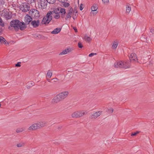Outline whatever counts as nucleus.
<instances>
[{"label":"nucleus","mask_w":154,"mask_h":154,"mask_svg":"<svg viewBox=\"0 0 154 154\" xmlns=\"http://www.w3.org/2000/svg\"><path fill=\"white\" fill-rule=\"evenodd\" d=\"M59 9L57 8L52 11H49L47 13L46 16L44 17L42 23L44 24H48L52 19V16L56 19H58L60 17Z\"/></svg>","instance_id":"f257e3e1"},{"label":"nucleus","mask_w":154,"mask_h":154,"mask_svg":"<svg viewBox=\"0 0 154 154\" xmlns=\"http://www.w3.org/2000/svg\"><path fill=\"white\" fill-rule=\"evenodd\" d=\"M10 26H9L8 29H11V27H13L15 30L17 31L19 29L21 30H23L26 28V25L23 22H20L18 20H13L10 22Z\"/></svg>","instance_id":"f03ea898"},{"label":"nucleus","mask_w":154,"mask_h":154,"mask_svg":"<svg viewBox=\"0 0 154 154\" xmlns=\"http://www.w3.org/2000/svg\"><path fill=\"white\" fill-rule=\"evenodd\" d=\"M69 92L68 91H64L60 93L55 96L52 100V102L57 103L63 100L68 96Z\"/></svg>","instance_id":"7ed1b4c3"},{"label":"nucleus","mask_w":154,"mask_h":154,"mask_svg":"<svg viewBox=\"0 0 154 154\" xmlns=\"http://www.w3.org/2000/svg\"><path fill=\"white\" fill-rule=\"evenodd\" d=\"M86 113V111L84 110L76 111L72 114V117L73 118H79L82 116Z\"/></svg>","instance_id":"20e7f679"},{"label":"nucleus","mask_w":154,"mask_h":154,"mask_svg":"<svg viewBox=\"0 0 154 154\" xmlns=\"http://www.w3.org/2000/svg\"><path fill=\"white\" fill-rule=\"evenodd\" d=\"M20 9L23 12H26L29 11L30 9L29 5L26 3L22 4L19 7Z\"/></svg>","instance_id":"39448f33"},{"label":"nucleus","mask_w":154,"mask_h":154,"mask_svg":"<svg viewBox=\"0 0 154 154\" xmlns=\"http://www.w3.org/2000/svg\"><path fill=\"white\" fill-rule=\"evenodd\" d=\"M130 61L131 62H138L136 54L134 53L130 54L129 56Z\"/></svg>","instance_id":"423d86ee"},{"label":"nucleus","mask_w":154,"mask_h":154,"mask_svg":"<svg viewBox=\"0 0 154 154\" xmlns=\"http://www.w3.org/2000/svg\"><path fill=\"white\" fill-rule=\"evenodd\" d=\"M1 15L2 16L4 17L7 20L10 19L11 18V14L7 11H2Z\"/></svg>","instance_id":"0eeeda50"},{"label":"nucleus","mask_w":154,"mask_h":154,"mask_svg":"<svg viewBox=\"0 0 154 154\" xmlns=\"http://www.w3.org/2000/svg\"><path fill=\"white\" fill-rule=\"evenodd\" d=\"M114 66L117 68H123V61H120L116 62L114 64Z\"/></svg>","instance_id":"6e6552de"},{"label":"nucleus","mask_w":154,"mask_h":154,"mask_svg":"<svg viewBox=\"0 0 154 154\" xmlns=\"http://www.w3.org/2000/svg\"><path fill=\"white\" fill-rule=\"evenodd\" d=\"M73 50V48H67L60 53L59 54V55H62L66 54L68 53L71 52Z\"/></svg>","instance_id":"1a4fd4ad"},{"label":"nucleus","mask_w":154,"mask_h":154,"mask_svg":"<svg viewBox=\"0 0 154 154\" xmlns=\"http://www.w3.org/2000/svg\"><path fill=\"white\" fill-rule=\"evenodd\" d=\"M46 123L45 121H40L36 123L38 129L41 128L45 126Z\"/></svg>","instance_id":"9d476101"},{"label":"nucleus","mask_w":154,"mask_h":154,"mask_svg":"<svg viewBox=\"0 0 154 154\" xmlns=\"http://www.w3.org/2000/svg\"><path fill=\"white\" fill-rule=\"evenodd\" d=\"M123 68L126 69L131 67V62L129 60L123 61Z\"/></svg>","instance_id":"9b49d317"},{"label":"nucleus","mask_w":154,"mask_h":154,"mask_svg":"<svg viewBox=\"0 0 154 154\" xmlns=\"http://www.w3.org/2000/svg\"><path fill=\"white\" fill-rule=\"evenodd\" d=\"M102 112V111H99L94 113L91 116V118L92 119H95L101 115Z\"/></svg>","instance_id":"f8f14e48"},{"label":"nucleus","mask_w":154,"mask_h":154,"mask_svg":"<svg viewBox=\"0 0 154 154\" xmlns=\"http://www.w3.org/2000/svg\"><path fill=\"white\" fill-rule=\"evenodd\" d=\"M97 9L98 7L96 5H94L92 6L91 7V13L92 14L94 15L96 14L97 13Z\"/></svg>","instance_id":"ddd939ff"},{"label":"nucleus","mask_w":154,"mask_h":154,"mask_svg":"<svg viewBox=\"0 0 154 154\" xmlns=\"http://www.w3.org/2000/svg\"><path fill=\"white\" fill-rule=\"evenodd\" d=\"M73 9L72 8H70L66 15V17L65 18L66 20H68L69 19L71 18L72 16V13L73 12Z\"/></svg>","instance_id":"4468645a"},{"label":"nucleus","mask_w":154,"mask_h":154,"mask_svg":"<svg viewBox=\"0 0 154 154\" xmlns=\"http://www.w3.org/2000/svg\"><path fill=\"white\" fill-rule=\"evenodd\" d=\"M48 2L47 0H41L40 5L41 8L44 9L46 8Z\"/></svg>","instance_id":"2eb2a0df"},{"label":"nucleus","mask_w":154,"mask_h":154,"mask_svg":"<svg viewBox=\"0 0 154 154\" xmlns=\"http://www.w3.org/2000/svg\"><path fill=\"white\" fill-rule=\"evenodd\" d=\"M37 129H38L36 123L32 124L28 128V130L29 131H35Z\"/></svg>","instance_id":"dca6fc26"},{"label":"nucleus","mask_w":154,"mask_h":154,"mask_svg":"<svg viewBox=\"0 0 154 154\" xmlns=\"http://www.w3.org/2000/svg\"><path fill=\"white\" fill-rule=\"evenodd\" d=\"M32 20V18L29 16V15L27 14L25 17L24 21L27 24H29V23Z\"/></svg>","instance_id":"f3484780"},{"label":"nucleus","mask_w":154,"mask_h":154,"mask_svg":"<svg viewBox=\"0 0 154 154\" xmlns=\"http://www.w3.org/2000/svg\"><path fill=\"white\" fill-rule=\"evenodd\" d=\"M31 24L34 27H37L39 24V20L32 21Z\"/></svg>","instance_id":"a211bd4d"},{"label":"nucleus","mask_w":154,"mask_h":154,"mask_svg":"<svg viewBox=\"0 0 154 154\" xmlns=\"http://www.w3.org/2000/svg\"><path fill=\"white\" fill-rule=\"evenodd\" d=\"M83 39L87 42L90 43L92 40V38L87 35H85L83 38Z\"/></svg>","instance_id":"6ab92c4d"},{"label":"nucleus","mask_w":154,"mask_h":154,"mask_svg":"<svg viewBox=\"0 0 154 154\" xmlns=\"http://www.w3.org/2000/svg\"><path fill=\"white\" fill-rule=\"evenodd\" d=\"M0 42L5 45L8 44V42L5 38L2 36H0Z\"/></svg>","instance_id":"aec40b11"},{"label":"nucleus","mask_w":154,"mask_h":154,"mask_svg":"<svg viewBox=\"0 0 154 154\" xmlns=\"http://www.w3.org/2000/svg\"><path fill=\"white\" fill-rule=\"evenodd\" d=\"M61 28H56L51 32V33L56 34L60 32Z\"/></svg>","instance_id":"412c9836"},{"label":"nucleus","mask_w":154,"mask_h":154,"mask_svg":"<svg viewBox=\"0 0 154 154\" xmlns=\"http://www.w3.org/2000/svg\"><path fill=\"white\" fill-rule=\"evenodd\" d=\"M59 8V13H61L62 15H64L66 13L65 9L61 8Z\"/></svg>","instance_id":"4be33fe9"},{"label":"nucleus","mask_w":154,"mask_h":154,"mask_svg":"<svg viewBox=\"0 0 154 154\" xmlns=\"http://www.w3.org/2000/svg\"><path fill=\"white\" fill-rule=\"evenodd\" d=\"M24 130V129L23 128H19L17 129L16 132L17 133L22 132Z\"/></svg>","instance_id":"5701e85b"},{"label":"nucleus","mask_w":154,"mask_h":154,"mask_svg":"<svg viewBox=\"0 0 154 154\" xmlns=\"http://www.w3.org/2000/svg\"><path fill=\"white\" fill-rule=\"evenodd\" d=\"M118 45V43L117 42H115L113 43V45H112V47L113 49H116Z\"/></svg>","instance_id":"b1692460"},{"label":"nucleus","mask_w":154,"mask_h":154,"mask_svg":"<svg viewBox=\"0 0 154 154\" xmlns=\"http://www.w3.org/2000/svg\"><path fill=\"white\" fill-rule=\"evenodd\" d=\"M131 10V8L130 6H128L126 7V12L127 14H128Z\"/></svg>","instance_id":"393cba45"},{"label":"nucleus","mask_w":154,"mask_h":154,"mask_svg":"<svg viewBox=\"0 0 154 154\" xmlns=\"http://www.w3.org/2000/svg\"><path fill=\"white\" fill-rule=\"evenodd\" d=\"M35 12H36V13L37 12L38 13V11L35 9H32L31 10H30L29 11V14H32V13H34Z\"/></svg>","instance_id":"a878e982"},{"label":"nucleus","mask_w":154,"mask_h":154,"mask_svg":"<svg viewBox=\"0 0 154 154\" xmlns=\"http://www.w3.org/2000/svg\"><path fill=\"white\" fill-rule=\"evenodd\" d=\"M52 74V72H51L50 70H49L47 72V76L50 78H51Z\"/></svg>","instance_id":"bb28decb"},{"label":"nucleus","mask_w":154,"mask_h":154,"mask_svg":"<svg viewBox=\"0 0 154 154\" xmlns=\"http://www.w3.org/2000/svg\"><path fill=\"white\" fill-rule=\"evenodd\" d=\"M48 3L50 4H53L56 2V0H47Z\"/></svg>","instance_id":"cd10ccee"},{"label":"nucleus","mask_w":154,"mask_h":154,"mask_svg":"<svg viewBox=\"0 0 154 154\" xmlns=\"http://www.w3.org/2000/svg\"><path fill=\"white\" fill-rule=\"evenodd\" d=\"M62 3H63V5L65 7H68L69 5V4L68 2H66Z\"/></svg>","instance_id":"c85d7f7f"},{"label":"nucleus","mask_w":154,"mask_h":154,"mask_svg":"<svg viewBox=\"0 0 154 154\" xmlns=\"http://www.w3.org/2000/svg\"><path fill=\"white\" fill-rule=\"evenodd\" d=\"M72 16L77 17L78 15L77 11H73Z\"/></svg>","instance_id":"c756f323"},{"label":"nucleus","mask_w":154,"mask_h":154,"mask_svg":"<svg viewBox=\"0 0 154 154\" xmlns=\"http://www.w3.org/2000/svg\"><path fill=\"white\" fill-rule=\"evenodd\" d=\"M24 143H20L17 144V146L18 147H21L23 146Z\"/></svg>","instance_id":"7c9ffc66"},{"label":"nucleus","mask_w":154,"mask_h":154,"mask_svg":"<svg viewBox=\"0 0 154 154\" xmlns=\"http://www.w3.org/2000/svg\"><path fill=\"white\" fill-rule=\"evenodd\" d=\"M108 111L110 113H112L113 111V109L112 108H110L108 109Z\"/></svg>","instance_id":"2f4dec72"},{"label":"nucleus","mask_w":154,"mask_h":154,"mask_svg":"<svg viewBox=\"0 0 154 154\" xmlns=\"http://www.w3.org/2000/svg\"><path fill=\"white\" fill-rule=\"evenodd\" d=\"M78 46L79 48H82L83 47V46L81 42H79L78 43Z\"/></svg>","instance_id":"473e14b6"},{"label":"nucleus","mask_w":154,"mask_h":154,"mask_svg":"<svg viewBox=\"0 0 154 154\" xmlns=\"http://www.w3.org/2000/svg\"><path fill=\"white\" fill-rule=\"evenodd\" d=\"M139 132L138 131H137L136 132H135L133 133H132L131 135V136H134L136 135L137 134H138L139 133Z\"/></svg>","instance_id":"72a5a7b5"},{"label":"nucleus","mask_w":154,"mask_h":154,"mask_svg":"<svg viewBox=\"0 0 154 154\" xmlns=\"http://www.w3.org/2000/svg\"><path fill=\"white\" fill-rule=\"evenodd\" d=\"M0 25H1L2 26H4V24L2 23V20L0 17Z\"/></svg>","instance_id":"f704fd0d"},{"label":"nucleus","mask_w":154,"mask_h":154,"mask_svg":"<svg viewBox=\"0 0 154 154\" xmlns=\"http://www.w3.org/2000/svg\"><path fill=\"white\" fill-rule=\"evenodd\" d=\"M97 54L96 53H91L89 55V57H91L93 56L94 55H96Z\"/></svg>","instance_id":"c9c22d12"},{"label":"nucleus","mask_w":154,"mask_h":154,"mask_svg":"<svg viewBox=\"0 0 154 154\" xmlns=\"http://www.w3.org/2000/svg\"><path fill=\"white\" fill-rule=\"evenodd\" d=\"M5 0H0V4L1 5H4L5 4Z\"/></svg>","instance_id":"e433bc0d"},{"label":"nucleus","mask_w":154,"mask_h":154,"mask_svg":"<svg viewBox=\"0 0 154 154\" xmlns=\"http://www.w3.org/2000/svg\"><path fill=\"white\" fill-rule=\"evenodd\" d=\"M20 62L17 63V64H15V66L17 67H20L21 66V65L20 64Z\"/></svg>","instance_id":"4c0bfd02"},{"label":"nucleus","mask_w":154,"mask_h":154,"mask_svg":"<svg viewBox=\"0 0 154 154\" xmlns=\"http://www.w3.org/2000/svg\"><path fill=\"white\" fill-rule=\"evenodd\" d=\"M59 2H66L68 0H58Z\"/></svg>","instance_id":"58836bf2"},{"label":"nucleus","mask_w":154,"mask_h":154,"mask_svg":"<svg viewBox=\"0 0 154 154\" xmlns=\"http://www.w3.org/2000/svg\"><path fill=\"white\" fill-rule=\"evenodd\" d=\"M82 6L83 5L82 4H81L80 5L79 8L80 11H82L83 9Z\"/></svg>","instance_id":"ea45409f"},{"label":"nucleus","mask_w":154,"mask_h":154,"mask_svg":"<svg viewBox=\"0 0 154 154\" xmlns=\"http://www.w3.org/2000/svg\"><path fill=\"white\" fill-rule=\"evenodd\" d=\"M103 2L104 3H108L109 2V0H102Z\"/></svg>","instance_id":"a19ab883"},{"label":"nucleus","mask_w":154,"mask_h":154,"mask_svg":"<svg viewBox=\"0 0 154 154\" xmlns=\"http://www.w3.org/2000/svg\"><path fill=\"white\" fill-rule=\"evenodd\" d=\"M73 29L75 30V32H77V28H76V27H73Z\"/></svg>","instance_id":"79ce46f5"},{"label":"nucleus","mask_w":154,"mask_h":154,"mask_svg":"<svg viewBox=\"0 0 154 154\" xmlns=\"http://www.w3.org/2000/svg\"><path fill=\"white\" fill-rule=\"evenodd\" d=\"M150 32L153 34H154V29H150Z\"/></svg>","instance_id":"37998d69"},{"label":"nucleus","mask_w":154,"mask_h":154,"mask_svg":"<svg viewBox=\"0 0 154 154\" xmlns=\"http://www.w3.org/2000/svg\"><path fill=\"white\" fill-rule=\"evenodd\" d=\"M30 0V1L29 2V3H32L34 1V0ZM28 2H29V0H28Z\"/></svg>","instance_id":"c03bdc74"},{"label":"nucleus","mask_w":154,"mask_h":154,"mask_svg":"<svg viewBox=\"0 0 154 154\" xmlns=\"http://www.w3.org/2000/svg\"><path fill=\"white\" fill-rule=\"evenodd\" d=\"M30 84L32 85V86H33L34 85V83L32 82H30Z\"/></svg>","instance_id":"a18cd8bd"},{"label":"nucleus","mask_w":154,"mask_h":154,"mask_svg":"<svg viewBox=\"0 0 154 154\" xmlns=\"http://www.w3.org/2000/svg\"><path fill=\"white\" fill-rule=\"evenodd\" d=\"M2 29L1 27H0V33L2 32Z\"/></svg>","instance_id":"49530a36"},{"label":"nucleus","mask_w":154,"mask_h":154,"mask_svg":"<svg viewBox=\"0 0 154 154\" xmlns=\"http://www.w3.org/2000/svg\"><path fill=\"white\" fill-rule=\"evenodd\" d=\"M72 18L73 19V20H75V18L77 17H74V16H72Z\"/></svg>","instance_id":"de8ad7c7"},{"label":"nucleus","mask_w":154,"mask_h":154,"mask_svg":"<svg viewBox=\"0 0 154 154\" xmlns=\"http://www.w3.org/2000/svg\"><path fill=\"white\" fill-rule=\"evenodd\" d=\"M48 81L49 82H50V81H49V80H48Z\"/></svg>","instance_id":"09e8293b"},{"label":"nucleus","mask_w":154,"mask_h":154,"mask_svg":"<svg viewBox=\"0 0 154 154\" xmlns=\"http://www.w3.org/2000/svg\"><path fill=\"white\" fill-rule=\"evenodd\" d=\"M1 106V103H0V107Z\"/></svg>","instance_id":"8fccbe9b"}]
</instances>
